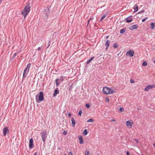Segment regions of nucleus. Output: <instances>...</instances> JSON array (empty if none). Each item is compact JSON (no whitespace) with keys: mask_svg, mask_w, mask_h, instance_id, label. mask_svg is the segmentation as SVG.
I'll return each instance as SVG.
<instances>
[{"mask_svg":"<svg viewBox=\"0 0 155 155\" xmlns=\"http://www.w3.org/2000/svg\"><path fill=\"white\" fill-rule=\"evenodd\" d=\"M35 99L36 102L38 103L44 101L45 100L43 92L42 91H40L39 94H37L35 96Z\"/></svg>","mask_w":155,"mask_h":155,"instance_id":"nucleus-1","label":"nucleus"},{"mask_svg":"<svg viewBox=\"0 0 155 155\" xmlns=\"http://www.w3.org/2000/svg\"><path fill=\"white\" fill-rule=\"evenodd\" d=\"M30 6L29 5V3H28L21 12V14L24 16V18L28 15L30 11Z\"/></svg>","mask_w":155,"mask_h":155,"instance_id":"nucleus-2","label":"nucleus"},{"mask_svg":"<svg viewBox=\"0 0 155 155\" xmlns=\"http://www.w3.org/2000/svg\"><path fill=\"white\" fill-rule=\"evenodd\" d=\"M102 92L104 94H111L114 92L112 89H111L110 88L107 87H103L102 89Z\"/></svg>","mask_w":155,"mask_h":155,"instance_id":"nucleus-3","label":"nucleus"},{"mask_svg":"<svg viewBox=\"0 0 155 155\" xmlns=\"http://www.w3.org/2000/svg\"><path fill=\"white\" fill-rule=\"evenodd\" d=\"M40 134L41 137L42 141L45 143L47 136V132L45 130H44V131L41 132Z\"/></svg>","mask_w":155,"mask_h":155,"instance_id":"nucleus-4","label":"nucleus"},{"mask_svg":"<svg viewBox=\"0 0 155 155\" xmlns=\"http://www.w3.org/2000/svg\"><path fill=\"white\" fill-rule=\"evenodd\" d=\"M134 52L133 50H130L127 52L126 53V55L127 56H129L131 57L134 56Z\"/></svg>","mask_w":155,"mask_h":155,"instance_id":"nucleus-5","label":"nucleus"},{"mask_svg":"<svg viewBox=\"0 0 155 155\" xmlns=\"http://www.w3.org/2000/svg\"><path fill=\"white\" fill-rule=\"evenodd\" d=\"M155 87V85L154 84L149 85L146 86L144 90L146 91H148L149 89H151Z\"/></svg>","mask_w":155,"mask_h":155,"instance_id":"nucleus-6","label":"nucleus"},{"mask_svg":"<svg viewBox=\"0 0 155 155\" xmlns=\"http://www.w3.org/2000/svg\"><path fill=\"white\" fill-rule=\"evenodd\" d=\"M28 72L29 70L26 69V68H25L23 74L22 80L24 78H25L27 77V76L28 74Z\"/></svg>","mask_w":155,"mask_h":155,"instance_id":"nucleus-7","label":"nucleus"},{"mask_svg":"<svg viewBox=\"0 0 155 155\" xmlns=\"http://www.w3.org/2000/svg\"><path fill=\"white\" fill-rule=\"evenodd\" d=\"M34 145L33 144V140L32 138H30L29 141V147L30 149H31L33 147Z\"/></svg>","mask_w":155,"mask_h":155,"instance_id":"nucleus-8","label":"nucleus"},{"mask_svg":"<svg viewBox=\"0 0 155 155\" xmlns=\"http://www.w3.org/2000/svg\"><path fill=\"white\" fill-rule=\"evenodd\" d=\"M50 9L48 8H47L45 10V15L47 18H48V13L50 12Z\"/></svg>","mask_w":155,"mask_h":155,"instance_id":"nucleus-9","label":"nucleus"},{"mask_svg":"<svg viewBox=\"0 0 155 155\" xmlns=\"http://www.w3.org/2000/svg\"><path fill=\"white\" fill-rule=\"evenodd\" d=\"M132 17V15H130L125 18V21H126L127 23H129L133 21L132 19L131 18Z\"/></svg>","mask_w":155,"mask_h":155,"instance_id":"nucleus-10","label":"nucleus"},{"mask_svg":"<svg viewBox=\"0 0 155 155\" xmlns=\"http://www.w3.org/2000/svg\"><path fill=\"white\" fill-rule=\"evenodd\" d=\"M3 135L4 136H5L9 132L8 128L6 127L4 128L3 130Z\"/></svg>","mask_w":155,"mask_h":155,"instance_id":"nucleus-11","label":"nucleus"},{"mask_svg":"<svg viewBox=\"0 0 155 155\" xmlns=\"http://www.w3.org/2000/svg\"><path fill=\"white\" fill-rule=\"evenodd\" d=\"M126 125L128 127L131 128L133 125V123L130 122V121L128 120L126 121Z\"/></svg>","mask_w":155,"mask_h":155,"instance_id":"nucleus-12","label":"nucleus"},{"mask_svg":"<svg viewBox=\"0 0 155 155\" xmlns=\"http://www.w3.org/2000/svg\"><path fill=\"white\" fill-rule=\"evenodd\" d=\"M138 27V26L137 25H134L130 26L129 27V29L130 30H133L137 29Z\"/></svg>","mask_w":155,"mask_h":155,"instance_id":"nucleus-13","label":"nucleus"},{"mask_svg":"<svg viewBox=\"0 0 155 155\" xmlns=\"http://www.w3.org/2000/svg\"><path fill=\"white\" fill-rule=\"evenodd\" d=\"M72 126L73 127H74L75 124V121L73 117L71 118Z\"/></svg>","mask_w":155,"mask_h":155,"instance_id":"nucleus-14","label":"nucleus"},{"mask_svg":"<svg viewBox=\"0 0 155 155\" xmlns=\"http://www.w3.org/2000/svg\"><path fill=\"white\" fill-rule=\"evenodd\" d=\"M134 12H137L138 10V6L137 4H135L134 5Z\"/></svg>","mask_w":155,"mask_h":155,"instance_id":"nucleus-15","label":"nucleus"},{"mask_svg":"<svg viewBox=\"0 0 155 155\" xmlns=\"http://www.w3.org/2000/svg\"><path fill=\"white\" fill-rule=\"evenodd\" d=\"M59 91L58 89H55L53 94V96H55L57 94H59Z\"/></svg>","mask_w":155,"mask_h":155,"instance_id":"nucleus-16","label":"nucleus"},{"mask_svg":"<svg viewBox=\"0 0 155 155\" xmlns=\"http://www.w3.org/2000/svg\"><path fill=\"white\" fill-rule=\"evenodd\" d=\"M79 143L80 144H83L84 143L83 138L82 136H80L79 137Z\"/></svg>","mask_w":155,"mask_h":155,"instance_id":"nucleus-17","label":"nucleus"},{"mask_svg":"<svg viewBox=\"0 0 155 155\" xmlns=\"http://www.w3.org/2000/svg\"><path fill=\"white\" fill-rule=\"evenodd\" d=\"M95 57H91V58L87 60V61L86 62V63L87 64H90V63L91 62V61Z\"/></svg>","mask_w":155,"mask_h":155,"instance_id":"nucleus-18","label":"nucleus"},{"mask_svg":"<svg viewBox=\"0 0 155 155\" xmlns=\"http://www.w3.org/2000/svg\"><path fill=\"white\" fill-rule=\"evenodd\" d=\"M107 16V14H104L103 16L101 17L100 21H101L103 19H104Z\"/></svg>","mask_w":155,"mask_h":155,"instance_id":"nucleus-19","label":"nucleus"},{"mask_svg":"<svg viewBox=\"0 0 155 155\" xmlns=\"http://www.w3.org/2000/svg\"><path fill=\"white\" fill-rule=\"evenodd\" d=\"M126 30V28H123L120 30V34H123L125 32Z\"/></svg>","mask_w":155,"mask_h":155,"instance_id":"nucleus-20","label":"nucleus"},{"mask_svg":"<svg viewBox=\"0 0 155 155\" xmlns=\"http://www.w3.org/2000/svg\"><path fill=\"white\" fill-rule=\"evenodd\" d=\"M110 44V41L108 40H107L105 43V45L106 46H109Z\"/></svg>","mask_w":155,"mask_h":155,"instance_id":"nucleus-21","label":"nucleus"},{"mask_svg":"<svg viewBox=\"0 0 155 155\" xmlns=\"http://www.w3.org/2000/svg\"><path fill=\"white\" fill-rule=\"evenodd\" d=\"M150 28L151 29H153L155 27V23H153V22H152L151 24V26H150Z\"/></svg>","mask_w":155,"mask_h":155,"instance_id":"nucleus-22","label":"nucleus"},{"mask_svg":"<svg viewBox=\"0 0 155 155\" xmlns=\"http://www.w3.org/2000/svg\"><path fill=\"white\" fill-rule=\"evenodd\" d=\"M83 134L85 135H87L88 134V132L87 130L86 129L84 130L83 132Z\"/></svg>","mask_w":155,"mask_h":155,"instance_id":"nucleus-23","label":"nucleus"},{"mask_svg":"<svg viewBox=\"0 0 155 155\" xmlns=\"http://www.w3.org/2000/svg\"><path fill=\"white\" fill-rule=\"evenodd\" d=\"M31 64L30 63H29L27 65V66L25 68H26V69L28 70L29 71V69L31 67Z\"/></svg>","mask_w":155,"mask_h":155,"instance_id":"nucleus-24","label":"nucleus"},{"mask_svg":"<svg viewBox=\"0 0 155 155\" xmlns=\"http://www.w3.org/2000/svg\"><path fill=\"white\" fill-rule=\"evenodd\" d=\"M59 81V79H57L55 80V83L56 84V86L57 87H58V85L59 84V83L58 82V81Z\"/></svg>","mask_w":155,"mask_h":155,"instance_id":"nucleus-25","label":"nucleus"},{"mask_svg":"<svg viewBox=\"0 0 155 155\" xmlns=\"http://www.w3.org/2000/svg\"><path fill=\"white\" fill-rule=\"evenodd\" d=\"M118 46L117 45V44L116 42H115L113 45V47L114 48H117L118 47Z\"/></svg>","mask_w":155,"mask_h":155,"instance_id":"nucleus-26","label":"nucleus"},{"mask_svg":"<svg viewBox=\"0 0 155 155\" xmlns=\"http://www.w3.org/2000/svg\"><path fill=\"white\" fill-rule=\"evenodd\" d=\"M94 121V120L92 118H90L87 120V122H92Z\"/></svg>","mask_w":155,"mask_h":155,"instance_id":"nucleus-27","label":"nucleus"},{"mask_svg":"<svg viewBox=\"0 0 155 155\" xmlns=\"http://www.w3.org/2000/svg\"><path fill=\"white\" fill-rule=\"evenodd\" d=\"M147 62L144 61L143 62V63H142V65L143 66H147Z\"/></svg>","mask_w":155,"mask_h":155,"instance_id":"nucleus-28","label":"nucleus"},{"mask_svg":"<svg viewBox=\"0 0 155 155\" xmlns=\"http://www.w3.org/2000/svg\"><path fill=\"white\" fill-rule=\"evenodd\" d=\"M64 77H63V76H61L59 79V80H60L61 81H63L64 80V79L65 78H64Z\"/></svg>","mask_w":155,"mask_h":155,"instance_id":"nucleus-29","label":"nucleus"},{"mask_svg":"<svg viewBox=\"0 0 155 155\" xmlns=\"http://www.w3.org/2000/svg\"><path fill=\"white\" fill-rule=\"evenodd\" d=\"M82 110H81H81H79V112H78V115H79V116H81V114H82Z\"/></svg>","mask_w":155,"mask_h":155,"instance_id":"nucleus-30","label":"nucleus"},{"mask_svg":"<svg viewBox=\"0 0 155 155\" xmlns=\"http://www.w3.org/2000/svg\"><path fill=\"white\" fill-rule=\"evenodd\" d=\"M144 12V10H142L141 11H140V12L137 13V14H136V15L137 14H142V13H143Z\"/></svg>","mask_w":155,"mask_h":155,"instance_id":"nucleus-31","label":"nucleus"},{"mask_svg":"<svg viewBox=\"0 0 155 155\" xmlns=\"http://www.w3.org/2000/svg\"><path fill=\"white\" fill-rule=\"evenodd\" d=\"M73 86L74 85L73 84H72L71 85L69 88V90L70 91L72 89V88L73 87Z\"/></svg>","mask_w":155,"mask_h":155,"instance_id":"nucleus-32","label":"nucleus"},{"mask_svg":"<svg viewBox=\"0 0 155 155\" xmlns=\"http://www.w3.org/2000/svg\"><path fill=\"white\" fill-rule=\"evenodd\" d=\"M85 155H89V152L88 150H86L85 151Z\"/></svg>","mask_w":155,"mask_h":155,"instance_id":"nucleus-33","label":"nucleus"},{"mask_svg":"<svg viewBox=\"0 0 155 155\" xmlns=\"http://www.w3.org/2000/svg\"><path fill=\"white\" fill-rule=\"evenodd\" d=\"M119 110L121 112H123L124 110V109L122 107H120Z\"/></svg>","mask_w":155,"mask_h":155,"instance_id":"nucleus-34","label":"nucleus"},{"mask_svg":"<svg viewBox=\"0 0 155 155\" xmlns=\"http://www.w3.org/2000/svg\"><path fill=\"white\" fill-rule=\"evenodd\" d=\"M85 107L87 108H89L90 107V106L89 104L87 103L85 105Z\"/></svg>","mask_w":155,"mask_h":155,"instance_id":"nucleus-35","label":"nucleus"},{"mask_svg":"<svg viewBox=\"0 0 155 155\" xmlns=\"http://www.w3.org/2000/svg\"><path fill=\"white\" fill-rule=\"evenodd\" d=\"M51 40H49L48 44V46L47 47V48H48L50 45Z\"/></svg>","mask_w":155,"mask_h":155,"instance_id":"nucleus-36","label":"nucleus"},{"mask_svg":"<svg viewBox=\"0 0 155 155\" xmlns=\"http://www.w3.org/2000/svg\"><path fill=\"white\" fill-rule=\"evenodd\" d=\"M148 18V17H146V18H145L143 19L142 20V21L143 22L144 21H145Z\"/></svg>","mask_w":155,"mask_h":155,"instance_id":"nucleus-37","label":"nucleus"},{"mask_svg":"<svg viewBox=\"0 0 155 155\" xmlns=\"http://www.w3.org/2000/svg\"><path fill=\"white\" fill-rule=\"evenodd\" d=\"M105 101L107 102H109V99L108 97H106L105 98Z\"/></svg>","mask_w":155,"mask_h":155,"instance_id":"nucleus-38","label":"nucleus"},{"mask_svg":"<svg viewBox=\"0 0 155 155\" xmlns=\"http://www.w3.org/2000/svg\"><path fill=\"white\" fill-rule=\"evenodd\" d=\"M63 134L64 135H66L67 134V132L66 131H63Z\"/></svg>","mask_w":155,"mask_h":155,"instance_id":"nucleus-39","label":"nucleus"},{"mask_svg":"<svg viewBox=\"0 0 155 155\" xmlns=\"http://www.w3.org/2000/svg\"><path fill=\"white\" fill-rule=\"evenodd\" d=\"M16 56V53H15L12 56L13 58H14Z\"/></svg>","mask_w":155,"mask_h":155,"instance_id":"nucleus-40","label":"nucleus"},{"mask_svg":"<svg viewBox=\"0 0 155 155\" xmlns=\"http://www.w3.org/2000/svg\"><path fill=\"white\" fill-rule=\"evenodd\" d=\"M130 82L131 83H133L134 82V81L132 79H131L130 80Z\"/></svg>","mask_w":155,"mask_h":155,"instance_id":"nucleus-41","label":"nucleus"},{"mask_svg":"<svg viewBox=\"0 0 155 155\" xmlns=\"http://www.w3.org/2000/svg\"><path fill=\"white\" fill-rule=\"evenodd\" d=\"M68 117H71V114L70 113H68Z\"/></svg>","mask_w":155,"mask_h":155,"instance_id":"nucleus-42","label":"nucleus"},{"mask_svg":"<svg viewBox=\"0 0 155 155\" xmlns=\"http://www.w3.org/2000/svg\"><path fill=\"white\" fill-rule=\"evenodd\" d=\"M126 155H130V153L128 151L127 152Z\"/></svg>","mask_w":155,"mask_h":155,"instance_id":"nucleus-43","label":"nucleus"},{"mask_svg":"<svg viewBox=\"0 0 155 155\" xmlns=\"http://www.w3.org/2000/svg\"><path fill=\"white\" fill-rule=\"evenodd\" d=\"M69 155H73V153L71 152H70L68 154Z\"/></svg>","mask_w":155,"mask_h":155,"instance_id":"nucleus-44","label":"nucleus"},{"mask_svg":"<svg viewBox=\"0 0 155 155\" xmlns=\"http://www.w3.org/2000/svg\"><path fill=\"white\" fill-rule=\"evenodd\" d=\"M41 50V47H39L38 48H37V50L38 51H40V50Z\"/></svg>","mask_w":155,"mask_h":155,"instance_id":"nucleus-45","label":"nucleus"},{"mask_svg":"<svg viewBox=\"0 0 155 155\" xmlns=\"http://www.w3.org/2000/svg\"><path fill=\"white\" fill-rule=\"evenodd\" d=\"M90 20H89L87 21V25L88 26L89 24V22H90Z\"/></svg>","mask_w":155,"mask_h":155,"instance_id":"nucleus-46","label":"nucleus"},{"mask_svg":"<svg viewBox=\"0 0 155 155\" xmlns=\"http://www.w3.org/2000/svg\"><path fill=\"white\" fill-rule=\"evenodd\" d=\"M106 50H107L108 48V47L109 46H106Z\"/></svg>","mask_w":155,"mask_h":155,"instance_id":"nucleus-47","label":"nucleus"},{"mask_svg":"<svg viewBox=\"0 0 155 155\" xmlns=\"http://www.w3.org/2000/svg\"><path fill=\"white\" fill-rule=\"evenodd\" d=\"M37 154H38V153H37V152H36L34 154V155H37Z\"/></svg>","mask_w":155,"mask_h":155,"instance_id":"nucleus-48","label":"nucleus"},{"mask_svg":"<svg viewBox=\"0 0 155 155\" xmlns=\"http://www.w3.org/2000/svg\"><path fill=\"white\" fill-rule=\"evenodd\" d=\"M93 19V17H92V18H91H91H90V20H92V19Z\"/></svg>","mask_w":155,"mask_h":155,"instance_id":"nucleus-49","label":"nucleus"},{"mask_svg":"<svg viewBox=\"0 0 155 155\" xmlns=\"http://www.w3.org/2000/svg\"><path fill=\"white\" fill-rule=\"evenodd\" d=\"M111 121H114V122H115V119H112L111 120Z\"/></svg>","mask_w":155,"mask_h":155,"instance_id":"nucleus-50","label":"nucleus"},{"mask_svg":"<svg viewBox=\"0 0 155 155\" xmlns=\"http://www.w3.org/2000/svg\"><path fill=\"white\" fill-rule=\"evenodd\" d=\"M135 140L137 142H138V140L137 139H135Z\"/></svg>","mask_w":155,"mask_h":155,"instance_id":"nucleus-51","label":"nucleus"},{"mask_svg":"<svg viewBox=\"0 0 155 155\" xmlns=\"http://www.w3.org/2000/svg\"><path fill=\"white\" fill-rule=\"evenodd\" d=\"M109 36H107L106 37V38H109Z\"/></svg>","mask_w":155,"mask_h":155,"instance_id":"nucleus-52","label":"nucleus"},{"mask_svg":"<svg viewBox=\"0 0 155 155\" xmlns=\"http://www.w3.org/2000/svg\"><path fill=\"white\" fill-rule=\"evenodd\" d=\"M153 146L155 148V143L153 144Z\"/></svg>","mask_w":155,"mask_h":155,"instance_id":"nucleus-53","label":"nucleus"},{"mask_svg":"<svg viewBox=\"0 0 155 155\" xmlns=\"http://www.w3.org/2000/svg\"><path fill=\"white\" fill-rule=\"evenodd\" d=\"M2 0H0V4L2 2Z\"/></svg>","mask_w":155,"mask_h":155,"instance_id":"nucleus-54","label":"nucleus"},{"mask_svg":"<svg viewBox=\"0 0 155 155\" xmlns=\"http://www.w3.org/2000/svg\"><path fill=\"white\" fill-rule=\"evenodd\" d=\"M154 63H155V60L154 61Z\"/></svg>","mask_w":155,"mask_h":155,"instance_id":"nucleus-55","label":"nucleus"},{"mask_svg":"<svg viewBox=\"0 0 155 155\" xmlns=\"http://www.w3.org/2000/svg\"><path fill=\"white\" fill-rule=\"evenodd\" d=\"M58 149H59V150H60V148H59H59H58Z\"/></svg>","mask_w":155,"mask_h":155,"instance_id":"nucleus-56","label":"nucleus"},{"mask_svg":"<svg viewBox=\"0 0 155 155\" xmlns=\"http://www.w3.org/2000/svg\"><path fill=\"white\" fill-rule=\"evenodd\" d=\"M64 155H67L66 154H64Z\"/></svg>","mask_w":155,"mask_h":155,"instance_id":"nucleus-57","label":"nucleus"}]
</instances>
